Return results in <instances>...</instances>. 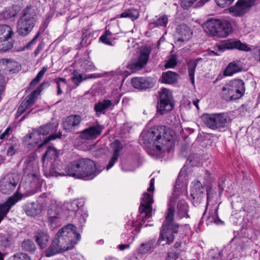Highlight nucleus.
Returning <instances> with one entry per match:
<instances>
[{"mask_svg": "<svg viewBox=\"0 0 260 260\" xmlns=\"http://www.w3.org/2000/svg\"><path fill=\"white\" fill-rule=\"evenodd\" d=\"M253 57L256 60L260 62V46L254 51Z\"/></svg>", "mask_w": 260, "mask_h": 260, "instance_id": "69168bd1", "label": "nucleus"}, {"mask_svg": "<svg viewBox=\"0 0 260 260\" xmlns=\"http://www.w3.org/2000/svg\"><path fill=\"white\" fill-rule=\"evenodd\" d=\"M22 197V194L19 193L17 191L12 196L9 197L4 204L0 205V223L6 216L11 208L21 200Z\"/></svg>", "mask_w": 260, "mask_h": 260, "instance_id": "f3484780", "label": "nucleus"}, {"mask_svg": "<svg viewBox=\"0 0 260 260\" xmlns=\"http://www.w3.org/2000/svg\"><path fill=\"white\" fill-rule=\"evenodd\" d=\"M19 177L16 173H9L6 175L0 180V191L5 194H10L13 192L17 186L18 189L20 185L18 184Z\"/></svg>", "mask_w": 260, "mask_h": 260, "instance_id": "f8f14e48", "label": "nucleus"}, {"mask_svg": "<svg viewBox=\"0 0 260 260\" xmlns=\"http://www.w3.org/2000/svg\"><path fill=\"white\" fill-rule=\"evenodd\" d=\"M139 12L135 9H129L122 12L120 15V18H128L132 20H136L139 17Z\"/></svg>", "mask_w": 260, "mask_h": 260, "instance_id": "58836bf2", "label": "nucleus"}, {"mask_svg": "<svg viewBox=\"0 0 260 260\" xmlns=\"http://www.w3.org/2000/svg\"><path fill=\"white\" fill-rule=\"evenodd\" d=\"M41 32L39 31L34 38L26 45V48L29 49L32 45L36 44L38 38L40 37Z\"/></svg>", "mask_w": 260, "mask_h": 260, "instance_id": "5fc2aeb1", "label": "nucleus"}, {"mask_svg": "<svg viewBox=\"0 0 260 260\" xmlns=\"http://www.w3.org/2000/svg\"><path fill=\"white\" fill-rule=\"evenodd\" d=\"M174 209L172 207L169 208L167 215L162 224L161 230L157 241L152 238L150 240L141 244L137 249L138 255L142 256L155 249L157 245L171 244L174 241L175 234L178 233L179 225L174 222Z\"/></svg>", "mask_w": 260, "mask_h": 260, "instance_id": "f257e3e1", "label": "nucleus"}, {"mask_svg": "<svg viewBox=\"0 0 260 260\" xmlns=\"http://www.w3.org/2000/svg\"><path fill=\"white\" fill-rule=\"evenodd\" d=\"M81 120V117L79 115H71L63 121L62 126L67 132H75L80 127Z\"/></svg>", "mask_w": 260, "mask_h": 260, "instance_id": "412c9836", "label": "nucleus"}, {"mask_svg": "<svg viewBox=\"0 0 260 260\" xmlns=\"http://www.w3.org/2000/svg\"><path fill=\"white\" fill-rule=\"evenodd\" d=\"M154 178H152L150 180V186L147 189V190L148 191L150 192V191H152L154 190Z\"/></svg>", "mask_w": 260, "mask_h": 260, "instance_id": "338daca9", "label": "nucleus"}, {"mask_svg": "<svg viewBox=\"0 0 260 260\" xmlns=\"http://www.w3.org/2000/svg\"><path fill=\"white\" fill-rule=\"evenodd\" d=\"M242 70L239 64L235 62H232L229 64L224 71V75L225 76H232L234 74Z\"/></svg>", "mask_w": 260, "mask_h": 260, "instance_id": "c9c22d12", "label": "nucleus"}, {"mask_svg": "<svg viewBox=\"0 0 260 260\" xmlns=\"http://www.w3.org/2000/svg\"><path fill=\"white\" fill-rule=\"evenodd\" d=\"M21 247L23 250L30 252H34L37 249L34 242L30 239L24 240L21 244Z\"/></svg>", "mask_w": 260, "mask_h": 260, "instance_id": "ea45409f", "label": "nucleus"}, {"mask_svg": "<svg viewBox=\"0 0 260 260\" xmlns=\"http://www.w3.org/2000/svg\"><path fill=\"white\" fill-rule=\"evenodd\" d=\"M47 67H44L42 69V70L38 73L37 76L29 83L30 87L35 86L40 81L47 71Z\"/></svg>", "mask_w": 260, "mask_h": 260, "instance_id": "79ce46f5", "label": "nucleus"}, {"mask_svg": "<svg viewBox=\"0 0 260 260\" xmlns=\"http://www.w3.org/2000/svg\"><path fill=\"white\" fill-rule=\"evenodd\" d=\"M176 33L180 36L177 41L181 42L188 41L192 35L191 28L185 24H180L177 27Z\"/></svg>", "mask_w": 260, "mask_h": 260, "instance_id": "a878e982", "label": "nucleus"}, {"mask_svg": "<svg viewBox=\"0 0 260 260\" xmlns=\"http://www.w3.org/2000/svg\"><path fill=\"white\" fill-rule=\"evenodd\" d=\"M245 91L244 82L241 79L231 81L222 88L221 95L226 101H235L241 98Z\"/></svg>", "mask_w": 260, "mask_h": 260, "instance_id": "6e6552de", "label": "nucleus"}, {"mask_svg": "<svg viewBox=\"0 0 260 260\" xmlns=\"http://www.w3.org/2000/svg\"><path fill=\"white\" fill-rule=\"evenodd\" d=\"M201 119L207 127L219 132L224 131L231 122V119L226 113H204Z\"/></svg>", "mask_w": 260, "mask_h": 260, "instance_id": "39448f33", "label": "nucleus"}, {"mask_svg": "<svg viewBox=\"0 0 260 260\" xmlns=\"http://www.w3.org/2000/svg\"><path fill=\"white\" fill-rule=\"evenodd\" d=\"M44 47V44L42 42L38 44L37 48L36 49L34 53L35 56H37L40 53V51L43 50Z\"/></svg>", "mask_w": 260, "mask_h": 260, "instance_id": "0e129e2a", "label": "nucleus"}, {"mask_svg": "<svg viewBox=\"0 0 260 260\" xmlns=\"http://www.w3.org/2000/svg\"><path fill=\"white\" fill-rule=\"evenodd\" d=\"M179 253L177 251H170L168 253L166 260H176L178 257Z\"/></svg>", "mask_w": 260, "mask_h": 260, "instance_id": "4d7b16f0", "label": "nucleus"}, {"mask_svg": "<svg viewBox=\"0 0 260 260\" xmlns=\"http://www.w3.org/2000/svg\"><path fill=\"white\" fill-rule=\"evenodd\" d=\"M11 39H0V52H5L12 48L14 42Z\"/></svg>", "mask_w": 260, "mask_h": 260, "instance_id": "4c0bfd02", "label": "nucleus"}, {"mask_svg": "<svg viewBox=\"0 0 260 260\" xmlns=\"http://www.w3.org/2000/svg\"><path fill=\"white\" fill-rule=\"evenodd\" d=\"M219 50L224 49H237L240 50L248 51L250 48L245 44L242 43L239 40L229 39L222 41L220 44L218 45Z\"/></svg>", "mask_w": 260, "mask_h": 260, "instance_id": "6ab92c4d", "label": "nucleus"}, {"mask_svg": "<svg viewBox=\"0 0 260 260\" xmlns=\"http://www.w3.org/2000/svg\"><path fill=\"white\" fill-rule=\"evenodd\" d=\"M152 50L150 46H144L140 52L138 60L127 65V68L134 72L142 69L147 63Z\"/></svg>", "mask_w": 260, "mask_h": 260, "instance_id": "ddd939ff", "label": "nucleus"}, {"mask_svg": "<svg viewBox=\"0 0 260 260\" xmlns=\"http://www.w3.org/2000/svg\"><path fill=\"white\" fill-rule=\"evenodd\" d=\"M168 17L165 15H163L158 18L152 24H154L155 26H166L168 23Z\"/></svg>", "mask_w": 260, "mask_h": 260, "instance_id": "a18cd8bd", "label": "nucleus"}, {"mask_svg": "<svg viewBox=\"0 0 260 260\" xmlns=\"http://www.w3.org/2000/svg\"><path fill=\"white\" fill-rule=\"evenodd\" d=\"M80 234L71 223L64 225L56 233L50 245L45 252L47 257L72 249L79 241Z\"/></svg>", "mask_w": 260, "mask_h": 260, "instance_id": "f03ea898", "label": "nucleus"}, {"mask_svg": "<svg viewBox=\"0 0 260 260\" xmlns=\"http://www.w3.org/2000/svg\"><path fill=\"white\" fill-rule=\"evenodd\" d=\"M0 63H2L3 65L6 66V67L5 68L6 72H15L16 70L11 68V66H14L16 64V62L7 59H2L0 60Z\"/></svg>", "mask_w": 260, "mask_h": 260, "instance_id": "37998d69", "label": "nucleus"}, {"mask_svg": "<svg viewBox=\"0 0 260 260\" xmlns=\"http://www.w3.org/2000/svg\"><path fill=\"white\" fill-rule=\"evenodd\" d=\"M179 77L176 73L169 71L162 74L161 81L166 84H173L177 81Z\"/></svg>", "mask_w": 260, "mask_h": 260, "instance_id": "2f4dec72", "label": "nucleus"}, {"mask_svg": "<svg viewBox=\"0 0 260 260\" xmlns=\"http://www.w3.org/2000/svg\"><path fill=\"white\" fill-rule=\"evenodd\" d=\"M111 147L113 149V154L119 155L120 151L122 149V145L120 141L118 140H115L112 144Z\"/></svg>", "mask_w": 260, "mask_h": 260, "instance_id": "c03bdc74", "label": "nucleus"}, {"mask_svg": "<svg viewBox=\"0 0 260 260\" xmlns=\"http://www.w3.org/2000/svg\"><path fill=\"white\" fill-rule=\"evenodd\" d=\"M13 260H31L30 256L26 253L19 252L15 253L13 256Z\"/></svg>", "mask_w": 260, "mask_h": 260, "instance_id": "8fccbe9b", "label": "nucleus"}, {"mask_svg": "<svg viewBox=\"0 0 260 260\" xmlns=\"http://www.w3.org/2000/svg\"><path fill=\"white\" fill-rule=\"evenodd\" d=\"M207 31L213 36L225 38L233 31L231 24L226 20L210 19L206 23Z\"/></svg>", "mask_w": 260, "mask_h": 260, "instance_id": "1a4fd4ad", "label": "nucleus"}, {"mask_svg": "<svg viewBox=\"0 0 260 260\" xmlns=\"http://www.w3.org/2000/svg\"><path fill=\"white\" fill-rule=\"evenodd\" d=\"M41 32L39 31L34 38L26 45V48L29 49L32 45L36 44L38 38L40 37Z\"/></svg>", "mask_w": 260, "mask_h": 260, "instance_id": "6e6d98bb", "label": "nucleus"}, {"mask_svg": "<svg viewBox=\"0 0 260 260\" xmlns=\"http://www.w3.org/2000/svg\"><path fill=\"white\" fill-rule=\"evenodd\" d=\"M114 106L112 101L110 100H104L99 102L94 105V109L97 113H104L105 110Z\"/></svg>", "mask_w": 260, "mask_h": 260, "instance_id": "7c9ffc66", "label": "nucleus"}, {"mask_svg": "<svg viewBox=\"0 0 260 260\" xmlns=\"http://www.w3.org/2000/svg\"><path fill=\"white\" fill-rule=\"evenodd\" d=\"M13 35L14 32L9 25H0V39L11 38Z\"/></svg>", "mask_w": 260, "mask_h": 260, "instance_id": "e433bc0d", "label": "nucleus"}, {"mask_svg": "<svg viewBox=\"0 0 260 260\" xmlns=\"http://www.w3.org/2000/svg\"><path fill=\"white\" fill-rule=\"evenodd\" d=\"M166 133V127L163 126H159L151 128L146 132H143L141 135L142 138L140 143H143L148 149H153L159 152L161 147L159 143L165 141V134Z\"/></svg>", "mask_w": 260, "mask_h": 260, "instance_id": "20e7f679", "label": "nucleus"}, {"mask_svg": "<svg viewBox=\"0 0 260 260\" xmlns=\"http://www.w3.org/2000/svg\"><path fill=\"white\" fill-rule=\"evenodd\" d=\"M131 83L134 88L140 89H146L154 86L152 79L148 77H134L132 79Z\"/></svg>", "mask_w": 260, "mask_h": 260, "instance_id": "b1692460", "label": "nucleus"}, {"mask_svg": "<svg viewBox=\"0 0 260 260\" xmlns=\"http://www.w3.org/2000/svg\"><path fill=\"white\" fill-rule=\"evenodd\" d=\"M109 30H106L105 32L100 38V40L109 45H113V43L109 40Z\"/></svg>", "mask_w": 260, "mask_h": 260, "instance_id": "3c124183", "label": "nucleus"}, {"mask_svg": "<svg viewBox=\"0 0 260 260\" xmlns=\"http://www.w3.org/2000/svg\"><path fill=\"white\" fill-rule=\"evenodd\" d=\"M50 84L48 81H43L35 90L27 95L21 102L17 109V113L21 115L26 110L31 109L34 105L37 97L44 88L48 87Z\"/></svg>", "mask_w": 260, "mask_h": 260, "instance_id": "9d476101", "label": "nucleus"}, {"mask_svg": "<svg viewBox=\"0 0 260 260\" xmlns=\"http://www.w3.org/2000/svg\"><path fill=\"white\" fill-rule=\"evenodd\" d=\"M26 182L30 186V191L32 193L40 190L42 184L41 174L25 178Z\"/></svg>", "mask_w": 260, "mask_h": 260, "instance_id": "cd10ccee", "label": "nucleus"}, {"mask_svg": "<svg viewBox=\"0 0 260 260\" xmlns=\"http://www.w3.org/2000/svg\"><path fill=\"white\" fill-rule=\"evenodd\" d=\"M58 126V123H54L43 125L26 135L23 138V141L28 145L31 144L32 142L36 144L41 142L38 147L41 148L50 141L61 138V133L60 132L57 133Z\"/></svg>", "mask_w": 260, "mask_h": 260, "instance_id": "7ed1b4c3", "label": "nucleus"}, {"mask_svg": "<svg viewBox=\"0 0 260 260\" xmlns=\"http://www.w3.org/2000/svg\"><path fill=\"white\" fill-rule=\"evenodd\" d=\"M119 156L117 154H113V156L110 159L108 165L106 166V170H109L111 169L115 164V163L118 160Z\"/></svg>", "mask_w": 260, "mask_h": 260, "instance_id": "864d4df0", "label": "nucleus"}, {"mask_svg": "<svg viewBox=\"0 0 260 260\" xmlns=\"http://www.w3.org/2000/svg\"><path fill=\"white\" fill-rule=\"evenodd\" d=\"M36 14L30 8H27L22 11V14L17 22V31L22 37L28 35L36 23Z\"/></svg>", "mask_w": 260, "mask_h": 260, "instance_id": "0eeeda50", "label": "nucleus"}, {"mask_svg": "<svg viewBox=\"0 0 260 260\" xmlns=\"http://www.w3.org/2000/svg\"><path fill=\"white\" fill-rule=\"evenodd\" d=\"M235 0H215L217 5L221 8H225L231 5Z\"/></svg>", "mask_w": 260, "mask_h": 260, "instance_id": "603ef678", "label": "nucleus"}, {"mask_svg": "<svg viewBox=\"0 0 260 260\" xmlns=\"http://www.w3.org/2000/svg\"><path fill=\"white\" fill-rule=\"evenodd\" d=\"M102 132V127L100 125L91 126L82 131V139L92 140L99 136Z\"/></svg>", "mask_w": 260, "mask_h": 260, "instance_id": "bb28decb", "label": "nucleus"}, {"mask_svg": "<svg viewBox=\"0 0 260 260\" xmlns=\"http://www.w3.org/2000/svg\"><path fill=\"white\" fill-rule=\"evenodd\" d=\"M5 89L4 79L3 76H0V101Z\"/></svg>", "mask_w": 260, "mask_h": 260, "instance_id": "e2e57ef3", "label": "nucleus"}, {"mask_svg": "<svg viewBox=\"0 0 260 260\" xmlns=\"http://www.w3.org/2000/svg\"><path fill=\"white\" fill-rule=\"evenodd\" d=\"M59 153V150H58L53 146H49L43 155L42 161L44 162L46 158L55 160L58 157Z\"/></svg>", "mask_w": 260, "mask_h": 260, "instance_id": "f704fd0d", "label": "nucleus"}, {"mask_svg": "<svg viewBox=\"0 0 260 260\" xmlns=\"http://www.w3.org/2000/svg\"><path fill=\"white\" fill-rule=\"evenodd\" d=\"M142 200L141 205L139 207V212L141 214H145L142 219V222H145L147 219L152 216V204L153 200L152 196L147 192L143 193Z\"/></svg>", "mask_w": 260, "mask_h": 260, "instance_id": "4468645a", "label": "nucleus"}, {"mask_svg": "<svg viewBox=\"0 0 260 260\" xmlns=\"http://www.w3.org/2000/svg\"><path fill=\"white\" fill-rule=\"evenodd\" d=\"M62 210L56 206H52L48 210V222L52 228L59 225L62 218Z\"/></svg>", "mask_w": 260, "mask_h": 260, "instance_id": "aec40b11", "label": "nucleus"}, {"mask_svg": "<svg viewBox=\"0 0 260 260\" xmlns=\"http://www.w3.org/2000/svg\"><path fill=\"white\" fill-rule=\"evenodd\" d=\"M23 209L26 214L29 216L35 217L41 213L42 209L39 204L32 202L25 204Z\"/></svg>", "mask_w": 260, "mask_h": 260, "instance_id": "c85d7f7f", "label": "nucleus"}, {"mask_svg": "<svg viewBox=\"0 0 260 260\" xmlns=\"http://www.w3.org/2000/svg\"><path fill=\"white\" fill-rule=\"evenodd\" d=\"M173 97L169 90L162 89L159 93V100L157 105V115H163L171 111L174 105Z\"/></svg>", "mask_w": 260, "mask_h": 260, "instance_id": "9b49d317", "label": "nucleus"}, {"mask_svg": "<svg viewBox=\"0 0 260 260\" xmlns=\"http://www.w3.org/2000/svg\"><path fill=\"white\" fill-rule=\"evenodd\" d=\"M71 80L74 84L78 85L81 82V73L76 70H74L71 77Z\"/></svg>", "mask_w": 260, "mask_h": 260, "instance_id": "09e8293b", "label": "nucleus"}, {"mask_svg": "<svg viewBox=\"0 0 260 260\" xmlns=\"http://www.w3.org/2000/svg\"><path fill=\"white\" fill-rule=\"evenodd\" d=\"M182 171H181L179 174L178 178L176 181V184L174 186V190L171 197L170 203L169 204V208L172 207L175 210L173 204L177 202L176 216L178 217L179 219H182L183 217H189V216L188 214V206L187 203L184 199L179 200V197L180 194V182L181 181V179L182 176ZM167 211H168V210H167ZM167 214L168 212H167L166 216L167 215Z\"/></svg>", "mask_w": 260, "mask_h": 260, "instance_id": "423d86ee", "label": "nucleus"}, {"mask_svg": "<svg viewBox=\"0 0 260 260\" xmlns=\"http://www.w3.org/2000/svg\"><path fill=\"white\" fill-rule=\"evenodd\" d=\"M55 82L57 84V95H60L62 93V91L61 89L62 86H64L66 84V79L63 78H58L55 79Z\"/></svg>", "mask_w": 260, "mask_h": 260, "instance_id": "de8ad7c7", "label": "nucleus"}, {"mask_svg": "<svg viewBox=\"0 0 260 260\" xmlns=\"http://www.w3.org/2000/svg\"><path fill=\"white\" fill-rule=\"evenodd\" d=\"M82 67H83L85 71H91L95 69L93 63L90 60L85 58L84 60H82Z\"/></svg>", "mask_w": 260, "mask_h": 260, "instance_id": "49530a36", "label": "nucleus"}, {"mask_svg": "<svg viewBox=\"0 0 260 260\" xmlns=\"http://www.w3.org/2000/svg\"><path fill=\"white\" fill-rule=\"evenodd\" d=\"M34 238L40 248L43 249L47 246L50 239V236L47 230L39 229L34 233Z\"/></svg>", "mask_w": 260, "mask_h": 260, "instance_id": "5701e85b", "label": "nucleus"}, {"mask_svg": "<svg viewBox=\"0 0 260 260\" xmlns=\"http://www.w3.org/2000/svg\"><path fill=\"white\" fill-rule=\"evenodd\" d=\"M231 242H234L237 250L241 252L248 247L250 241L246 237L240 238L235 236L231 240Z\"/></svg>", "mask_w": 260, "mask_h": 260, "instance_id": "c756f323", "label": "nucleus"}, {"mask_svg": "<svg viewBox=\"0 0 260 260\" xmlns=\"http://www.w3.org/2000/svg\"><path fill=\"white\" fill-rule=\"evenodd\" d=\"M220 221H221V220L218 216L217 209H214V210L210 211L207 219V224H210L213 222L218 224Z\"/></svg>", "mask_w": 260, "mask_h": 260, "instance_id": "a19ab883", "label": "nucleus"}, {"mask_svg": "<svg viewBox=\"0 0 260 260\" xmlns=\"http://www.w3.org/2000/svg\"><path fill=\"white\" fill-rule=\"evenodd\" d=\"M23 172L24 178L40 174L39 166L35 162L34 156H28L25 160Z\"/></svg>", "mask_w": 260, "mask_h": 260, "instance_id": "a211bd4d", "label": "nucleus"}, {"mask_svg": "<svg viewBox=\"0 0 260 260\" xmlns=\"http://www.w3.org/2000/svg\"><path fill=\"white\" fill-rule=\"evenodd\" d=\"M204 191L205 189L199 181L195 180L192 182L190 196L193 203L198 204L201 202L204 196Z\"/></svg>", "mask_w": 260, "mask_h": 260, "instance_id": "4be33fe9", "label": "nucleus"}, {"mask_svg": "<svg viewBox=\"0 0 260 260\" xmlns=\"http://www.w3.org/2000/svg\"><path fill=\"white\" fill-rule=\"evenodd\" d=\"M254 4L252 0H238L234 6L230 8V12L234 16H242L249 11Z\"/></svg>", "mask_w": 260, "mask_h": 260, "instance_id": "2eb2a0df", "label": "nucleus"}, {"mask_svg": "<svg viewBox=\"0 0 260 260\" xmlns=\"http://www.w3.org/2000/svg\"><path fill=\"white\" fill-rule=\"evenodd\" d=\"M202 59L201 58H198L196 59H191L187 63L188 73L192 84L194 83V72L198 62Z\"/></svg>", "mask_w": 260, "mask_h": 260, "instance_id": "72a5a7b5", "label": "nucleus"}, {"mask_svg": "<svg viewBox=\"0 0 260 260\" xmlns=\"http://www.w3.org/2000/svg\"><path fill=\"white\" fill-rule=\"evenodd\" d=\"M211 260H223L222 251H217L211 257Z\"/></svg>", "mask_w": 260, "mask_h": 260, "instance_id": "052dcab7", "label": "nucleus"}, {"mask_svg": "<svg viewBox=\"0 0 260 260\" xmlns=\"http://www.w3.org/2000/svg\"><path fill=\"white\" fill-rule=\"evenodd\" d=\"M101 76L100 74H88V75H83L82 74V81L84 80H86L88 79H91V78H100Z\"/></svg>", "mask_w": 260, "mask_h": 260, "instance_id": "680f3d73", "label": "nucleus"}, {"mask_svg": "<svg viewBox=\"0 0 260 260\" xmlns=\"http://www.w3.org/2000/svg\"><path fill=\"white\" fill-rule=\"evenodd\" d=\"M100 172L96 170V165L93 161L88 158L82 160V179H92Z\"/></svg>", "mask_w": 260, "mask_h": 260, "instance_id": "dca6fc26", "label": "nucleus"}, {"mask_svg": "<svg viewBox=\"0 0 260 260\" xmlns=\"http://www.w3.org/2000/svg\"><path fill=\"white\" fill-rule=\"evenodd\" d=\"M209 0H200L196 4V7H201L204 5L206 3H207Z\"/></svg>", "mask_w": 260, "mask_h": 260, "instance_id": "774afa93", "label": "nucleus"}, {"mask_svg": "<svg viewBox=\"0 0 260 260\" xmlns=\"http://www.w3.org/2000/svg\"><path fill=\"white\" fill-rule=\"evenodd\" d=\"M81 160L80 159L72 161L66 168V174L75 178L81 179Z\"/></svg>", "mask_w": 260, "mask_h": 260, "instance_id": "393cba45", "label": "nucleus"}, {"mask_svg": "<svg viewBox=\"0 0 260 260\" xmlns=\"http://www.w3.org/2000/svg\"><path fill=\"white\" fill-rule=\"evenodd\" d=\"M16 8L17 6H16L5 8L0 13V19H9L12 17H15L17 14Z\"/></svg>", "mask_w": 260, "mask_h": 260, "instance_id": "473e14b6", "label": "nucleus"}, {"mask_svg": "<svg viewBox=\"0 0 260 260\" xmlns=\"http://www.w3.org/2000/svg\"><path fill=\"white\" fill-rule=\"evenodd\" d=\"M176 64H177V62H176V58L172 57L166 63L165 67L166 68H173L176 66Z\"/></svg>", "mask_w": 260, "mask_h": 260, "instance_id": "bf43d9fd", "label": "nucleus"}, {"mask_svg": "<svg viewBox=\"0 0 260 260\" xmlns=\"http://www.w3.org/2000/svg\"><path fill=\"white\" fill-rule=\"evenodd\" d=\"M16 150H17V145L16 144L11 145L7 149V155L12 156L16 153Z\"/></svg>", "mask_w": 260, "mask_h": 260, "instance_id": "13d9d810", "label": "nucleus"}]
</instances>
